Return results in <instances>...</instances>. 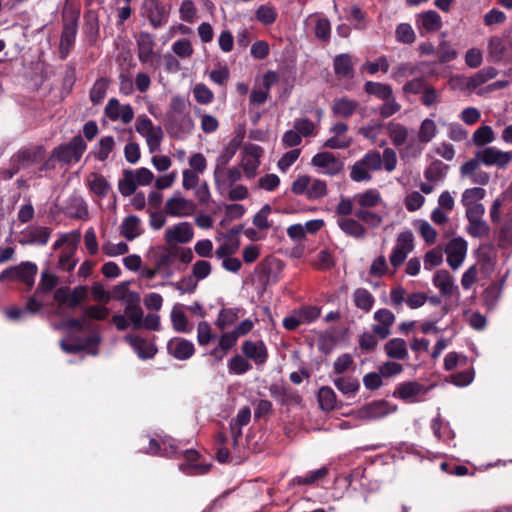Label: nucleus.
Returning a JSON list of instances; mask_svg holds the SVG:
<instances>
[{
    "instance_id": "obj_25",
    "label": "nucleus",
    "mask_w": 512,
    "mask_h": 512,
    "mask_svg": "<svg viewBox=\"0 0 512 512\" xmlns=\"http://www.w3.org/2000/svg\"><path fill=\"white\" fill-rule=\"evenodd\" d=\"M243 135L237 134L233 139L229 141V143L223 148L220 155L216 158L215 169L216 173L219 174L222 168H225L231 159L236 154L239 149L242 141Z\"/></svg>"
},
{
    "instance_id": "obj_57",
    "label": "nucleus",
    "mask_w": 512,
    "mask_h": 512,
    "mask_svg": "<svg viewBox=\"0 0 512 512\" xmlns=\"http://www.w3.org/2000/svg\"><path fill=\"white\" fill-rule=\"evenodd\" d=\"M350 178L354 182H368L372 179V175L362 161L358 160L351 167Z\"/></svg>"
},
{
    "instance_id": "obj_52",
    "label": "nucleus",
    "mask_w": 512,
    "mask_h": 512,
    "mask_svg": "<svg viewBox=\"0 0 512 512\" xmlns=\"http://www.w3.org/2000/svg\"><path fill=\"white\" fill-rule=\"evenodd\" d=\"M436 124L432 119H424L418 131V140L422 143L430 142L436 135Z\"/></svg>"
},
{
    "instance_id": "obj_33",
    "label": "nucleus",
    "mask_w": 512,
    "mask_h": 512,
    "mask_svg": "<svg viewBox=\"0 0 512 512\" xmlns=\"http://www.w3.org/2000/svg\"><path fill=\"white\" fill-rule=\"evenodd\" d=\"M358 107L359 103L356 100L341 97L334 100L332 112L336 116L349 118L356 112Z\"/></svg>"
},
{
    "instance_id": "obj_4",
    "label": "nucleus",
    "mask_w": 512,
    "mask_h": 512,
    "mask_svg": "<svg viewBox=\"0 0 512 512\" xmlns=\"http://www.w3.org/2000/svg\"><path fill=\"white\" fill-rule=\"evenodd\" d=\"M54 300L58 307L66 306L69 309H75L88 297V288L79 285L70 290L69 287L63 286L54 292Z\"/></svg>"
},
{
    "instance_id": "obj_45",
    "label": "nucleus",
    "mask_w": 512,
    "mask_h": 512,
    "mask_svg": "<svg viewBox=\"0 0 512 512\" xmlns=\"http://www.w3.org/2000/svg\"><path fill=\"white\" fill-rule=\"evenodd\" d=\"M108 86L109 81L104 77H101L94 82L89 94L90 101L94 105H97L104 100Z\"/></svg>"
},
{
    "instance_id": "obj_64",
    "label": "nucleus",
    "mask_w": 512,
    "mask_h": 512,
    "mask_svg": "<svg viewBox=\"0 0 512 512\" xmlns=\"http://www.w3.org/2000/svg\"><path fill=\"white\" fill-rule=\"evenodd\" d=\"M193 94L199 104H209L214 99L213 92L203 83H198L194 86Z\"/></svg>"
},
{
    "instance_id": "obj_26",
    "label": "nucleus",
    "mask_w": 512,
    "mask_h": 512,
    "mask_svg": "<svg viewBox=\"0 0 512 512\" xmlns=\"http://www.w3.org/2000/svg\"><path fill=\"white\" fill-rule=\"evenodd\" d=\"M145 452L150 455L175 457H177L179 453L175 444V440L172 438L163 439L161 442L153 438L150 439L149 446Z\"/></svg>"
},
{
    "instance_id": "obj_44",
    "label": "nucleus",
    "mask_w": 512,
    "mask_h": 512,
    "mask_svg": "<svg viewBox=\"0 0 512 512\" xmlns=\"http://www.w3.org/2000/svg\"><path fill=\"white\" fill-rule=\"evenodd\" d=\"M353 300L355 306L365 312H369L372 309L375 301L373 295L364 288H358L354 291Z\"/></svg>"
},
{
    "instance_id": "obj_56",
    "label": "nucleus",
    "mask_w": 512,
    "mask_h": 512,
    "mask_svg": "<svg viewBox=\"0 0 512 512\" xmlns=\"http://www.w3.org/2000/svg\"><path fill=\"white\" fill-rule=\"evenodd\" d=\"M417 73V67L410 63H400L392 69L391 78L400 82L402 79L412 76Z\"/></svg>"
},
{
    "instance_id": "obj_21",
    "label": "nucleus",
    "mask_w": 512,
    "mask_h": 512,
    "mask_svg": "<svg viewBox=\"0 0 512 512\" xmlns=\"http://www.w3.org/2000/svg\"><path fill=\"white\" fill-rule=\"evenodd\" d=\"M167 351L169 355L177 360H187L194 355L195 347L194 344L187 339L174 337L168 341Z\"/></svg>"
},
{
    "instance_id": "obj_54",
    "label": "nucleus",
    "mask_w": 512,
    "mask_h": 512,
    "mask_svg": "<svg viewBox=\"0 0 512 512\" xmlns=\"http://www.w3.org/2000/svg\"><path fill=\"white\" fill-rule=\"evenodd\" d=\"M354 214L357 219L363 221L372 228L379 227L383 222V217L380 214L369 211V209H357Z\"/></svg>"
},
{
    "instance_id": "obj_5",
    "label": "nucleus",
    "mask_w": 512,
    "mask_h": 512,
    "mask_svg": "<svg viewBox=\"0 0 512 512\" xmlns=\"http://www.w3.org/2000/svg\"><path fill=\"white\" fill-rule=\"evenodd\" d=\"M141 14L149 21L153 29L165 26L169 18V11L160 0H143Z\"/></svg>"
},
{
    "instance_id": "obj_59",
    "label": "nucleus",
    "mask_w": 512,
    "mask_h": 512,
    "mask_svg": "<svg viewBox=\"0 0 512 512\" xmlns=\"http://www.w3.org/2000/svg\"><path fill=\"white\" fill-rule=\"evenodd\" d=\"M328 474L326 467H321L317 470L310 471L305 476H298L293 479V482L299 485H311L317 480L324 478Z\"/></svg>"
},
{
    "instance_id": "obj_15",
    "label": "nucleus",
    "mask_w": 512,
    "mask_h": 512,
    "mask_svg": "<svg viewBox=\"0 0 512 512\" xmlns=\"http://www.w3.org/2000/svg\"><path fill=\"white\" fill-rule=\"evenodd\" d=\"M45 158V150L41 146H34L19 150L11 158V162L22 169L40 163Z\"/></svg>"
},
{
    "instance_id": "obj_55",
    "label": "nucleus",
    "mask_w": 512,
    "mask_h": 512,
    "mask_svg": "<svg viewBox=\"0 0 512 512\" xmlns=\"http://www.w3.org/2000/svg\"><path fill=\"white\" fill-rule=\"evenodd\" d=\"M328 193L327 184L321 179H312L307 193L308 200H318L325 197Z\"/></svg>"
},
{
    "instance_id": "obj_43",
    "label": "nucleus",
    "mask_w": 512,
    "mask_h": 512,
    "mask_svg": "<svg viewBox=\"0 0 512 512\" xmlns=\"http://www.w3.org/2000/svg\"><path fill=\"white\" fill-rule=\"evenodd\" d=\"M278 17L277 9L271 4L260 5L255 11V18L263 25L273 24Z\"/></svg>"
},
{
    "instance_id": "obj_7",
    "label": "nucleus",
    "mask_w": 512,
    "mask_h": 512,
    "mask_svg": "<svg viewBox=\"0 0 512 512\" xmlns=\"http://www.w3.org/2000/svg\"><path fill=\"white\" fill-rule=\"evenodd\" d=\"M397 409V405L386 400H375L362 406L358 410V417L363 420H378L396 412Z\"/></svg>"
},
{
    "instance_id": "obj_11",
    "label": "nucleus",
    "mask_w": 512,
    "mask_h": 512,
    "mask_svg": "<svg viewBox=\"0 0 512 512\" xmlns=\"http://www.w3.org/2000/svg\"><path fill=\"white\" fill-rule=\"evenodd\" d=\"M165 213L172 217L191 215L195 210V204L184 198L180 192H175L165 203Z\"/></svg>"
},
{
    "instance_id": "obj_24",
    "label": "nucleus",
    "mask_w": 512,
    "mask_h": 512,
    "mask_svg": "<svg viewBox=\"0 0 512 512\" xmlns=\"http://www.w3.org/2000/svg\"><path fill=\"white\" fill-rule=\"evenodd\" d=\"M433 284L444 297H450L455 293L459 295L458 286L455 285L453 277L447 270H438L433 276Z\"/></svg>"
},
{
    "instance_id": "obj_53",
    "label": "nucleus",
    "mask_w": 512,
    "mask_h": 512,
    "mask_svg": "<svg viewBox=\"0 0 512 512\" xmlns=\"http://www.w3.org/2000/svg\"><path fill=\"white\" fill-rule=\"evenodd\" d=\"M228 368L231 373L242 375L248 372L252 366L246 357L236 354L230 359Z\"/></svg>"
},
{
    "instance_id": "obj_36",
    "label": "nucleus",
    "mask_w": 512,
    "mask_h": 512,
    "mask_svg": "<svg viewBox=\"0 0 512 512\" xmlns=\"http://www.w3.org/2000/svg\"><path fill=\"white\" fill-rule=\"evenodd\" d=\"M336 388L344 395L354 396L359 390V381L352 376H340L333 380Z\"/></svg>"
},
{
    "instance_id": "obj_35",
    "label": "nucleus",
    "mask_w": 512,
    "mask_h": 512,
    "mask_svg": "<svg viewBox=\"0 0 512 512\" xmlns=\"http://www.w3.org/2000/svg\"><path fill=\"white\" fill-rule=\"evenodd\" d=\"M340 229L348 236L354 238H364L366 235L365 227L353 218H344L338 220Z\"/></svg>"
},
{
    "instance_id": "obj_17",
    "label": "nucleus",
    "mask_w": 512,
    "mask_h": 512,
    "mask_svg": "<svg viewBox=\"0 0 512 512\" xmlns=\"http://www.w3.org/2000/svg\"><path fill=\"white\" fill-rule=\"evenodd\" d=\"M165 125L168 131L176 137L189 134L194 128V123L189 113L165 117Z\"/></svg>"
},
{
    "instance_id": "obj_58",
    "label": "nucleus",
    "mask_w": 512,
    "mask_h": 512,
    "mask_svg": "<svg viewBox=\"0 0 512 512\" xmlns=\"http://www.w3.org/2000/svg\"><path fill=\"white\" fill-rule=\"evenodd\" d=\"M395 36L398 42L405 44H412L416 39L415 32L408 23L399 24L395 30Z\"/></svg>"
},
{
    "instance_id": "obj_6",
    "label": "nucleus",
    "mask_w": 512,
    "mask_h": 512,
    "mask_svg": "<svg viewBox=\"0 0 512 512\" xmlns=\"http://www.w3.org/2000/svg\"><path fill=\"white\" fill-rule=\"evenodd\" d=\"M87 145L81 135L74 136L69 143L53 150V157L63 163L78 162Z\"/></svg>"
},
{
    "instance_id": "obj_20",
    "label": "nucleus",
    "mask_w": 512,
    "mask_h": 512,
    "mask_svg": "<svg viewBox=\"0 0 512 512\" xmlns=\"http://www.w3.org/2000/svg\"><path fill=\"white\" fill-rule=\"evenodd\" d=\"M12 280H17L24 283L28 288H32L35 283V276L38 272V267L35 263L30 261L21 262L18 265L11 266Z\"/></svg>"
},
{
    "instance_id": "obj_41",
    "label": "nucleus",
    "mask_w": 512,
    "mask_h": 512,
    "mask_svg": "<svg viewBox=\"0 0 512 512\" xmlns=\"http://www.w3.org/2000/svg\"><path fill=\"white\" fill-rule=\"evenodd\" d=\"M242 311L241 308H223L219 311L216 320V326L224 330L231 326L238 318L239 313Z\"/></svg>"
},
{
    "instance_id": "obj_13",
    "label": "nucleus",
    "mask_w": 512,
    "mask_h": 512,
    "mask_svg": "<svg viewBox=\"0 0 512 512\" xmlns=\"http://www.w3.org/2000/svg\"><path fill=\"white\" fill-rule=\"evenodd\" d=\"M311 163L315 167L323 168V174L338 175L344 168V163L331 152H320L312 157Z\"/></svg>"
},
{
    "instance_id": "obj_30",
    "label": "nucleus",
    "mask_w": 512,
    "mask_h": 512,
    "mask_svg": "<svg viewBox=\"0 0 512 512\" xmlns=\"http://www.w3.org/2000/svg\"><path fill=\"white\" fill-rule=\"evenodd\" d=\"M87 186L91 192L101 199L105 198L111 190L110 183L99 173H91L88 176Z\"/></svg>"
},
{
    "instance_id": "obj_22",
    "label": "nucleus",
    "mask_w": 512,
    "mask_h": 512,
    "mask_svg": "<svg viewBox=\"0 0 512 512\" xmlns=\"http://www.w3.org/2000/svg\"><path fill=\"white\" fill-rule=\"evenodd\" d=\"M194 230L189 222H181L169 227L165 232L167 243H188L193 239Z\"/></svg>"
},
{
    "instance_id": "obj_8",
    "label": "nucleus",
    "mask_w": 512,
    "mask_h": 512,
    "mask_svg": "<svg viewBox=\"0 0 512 512\" xmlns=\"http://www.w3.org/2000/svg\"><path fill=\"white\" fill-rule=\"evenodd\" d=\"M100 341L101 338L97 334L90 335L86 338L69 336L67 339H62L60 341V347L64 352L68 354H76L91 347H95V349L90 350V353L97 355L98 351L96 346L100 343Z\"/></svg>"
},
{
    "instance_id": "obj_38",
    "label": "nucleus",
    "mask_w": 512,
    "mask_h": 512,
    "mask_svg": "<svg viewBox=\"0 0 512 512\" xmlns=\"http://www.w3.org/2000/svg\"><path fill=\"white\" fill-rule=\"evenodd\" d=\"M495 140V133L493 129L488 125H482L478 127L473 135L472 141L475 146L485 148L487 145Z\"/></svg>"
},
{
    "instance_id": "obj_32",
    "label": "nucleus",
    "mask_w": 512,
    "mask_h": 512,
    "mask_svg": "<svg viewBox=\"0 0 512 512\" xmlns=\"http://www.w3.org/2000/svg\"><path fill=\"white\" fill-rule=\"evenodd\" d=\"M141 221L135 215L124 218L120 225V234L128 241H132L141 234Z\"/></svg>"
},
{
    "instance_id": "obj_40",
    "label": "nucleus",
    "mask_w": 512,
    "mask_h": 512,
    "mask_svg": "<svg viewBox=\"0 0 512 512\" xmlns=\"http://www.w3.org/2000/svg\"><path fill=\"white\" fill-rule=\"evenodd\" d=\"M364 90L367 94L373 95L381 100H385L393 94L390 85L374 81H367L364 84Z\"/></svg>"
},
{
    "instance_id": "obj_2",
    "label": "nucleus",
    "mask_w": 512,
    "mask_h": 512,
    "mask_svg": "<svg viewBox=\"0 0 512 512\" xmlns=\"http://www.w3.org/2000/svg\"><path fill=\"white\" fill-rule=\"evenodd\" d=\"M62 18L63 28L59 42V57L60 59L65 60L76 42L79 11L71 6L68 2H66L62 13Z\"/></svg>"
},
{
    "instance_id": "obj_63",
    "label": "nucleus",
    "mask_w": 512,
    "mask_h": 512,
    "mask_svg": "<svg viewBox=\"0 0 512 512\" xmlns=\"http://www.w3.org/2000/svg\"><path fill=\"white\" fill-rule=\"evenodd\" d=\"M360 160L369 171L382 169V157L379 151H369Z\"/></svg>"
},
{
    "instance_id": "obj_46",
    "label": "nucleus",
    "mask_w": 512,
    "mask_h": 512,
    "mask_svg": "<svg viewBox=\"0 0 512 512\" xmlns=\"http://www.w3.org/2000/svg\"><path fill=\"white\" fill-rule=\"evenodd\" d=\"M171 322L173 329L177 332L188 333L191 328L188 327V319L185 313L176 304L171 311Z\"/></svg>"
},
{
    "instance_id": "obj_14",
    "label": "nucleus",
    "mask_w": 512,
    "mask_h": 512,
    "mask_svg": "<svg viewBox=\"0 0 512 512\" xmlns=\"http://www.w3.org/2000/svg\"><path fill=\"white\" fill-rule=\"evenodd\" d=\"M124 341L128 343L137 356L142 360L152 359L158 349L153 342H150L140 335L127 334Z\"/></svg>"
},
{
    "instance_id": "obj_27",
    "label": "nucleus",
    "mask_w": 512,
    "mask_h": 512,
    "mask_svg": "<svg viewBox=\"0 0 512 512\" xmlns=\"http://www.w3.org/2000/svg\"><path fill=\"white\" fill-rule=\"evenodd\" d=\"M384 352L393 360H405L408 358V348L404 339L392 338L384 345Z\"/></svg>"
},
{
    "instance_id": "obj_19",
    "label": "nucleus",
    "mask_w": 512,
    "mask_h": 512,
    "mask_svg": "<svg viewBox=\"0 0 512 512\" xmlns=\"http://www.w3.org/2000/svg\"><path fill=\"white\" fill-rule=\"evenodd\" d=\"M377 324L372 326V332L380 339H386L391 334V327L395 322V315L389 309H379L374 313Z\"/></svg>"
},
{
    "instance_id": "obj_49",
    "label": "nucleus",
    "mask_w": 512,
    "mask_h": 512,
    "mask_svg": "<svg viewBox=\"0 0 512 512\" xmlns=\"http://www.w3.org/2000/svg\"><path fill=\"white\" fill-rule=\"evenodd\" d=\"M58 284V277L48 270L41 273V278L35 290V295L51 292Z\"/></svg>"
},
{
    "instance_id": "obj_37",
    "label": "nucleus",
    "mask_w": 512,
    "mask_h": 512,
    "mask_svg": "<svg viewBox=\"0 0 512 512\" xmlns=\"http://www.w3.org/2000/svg\"><path fill=\"white\" fill-rule=\"evenodd\" d=\"M388 135L394 146L404 145L408 139L409 130L400 123L390 122L387 126Z\"/></svg>"
},
{
    "instance_id": "obj_61",
    "label": "nucleus",
    "mask_w": 512,
    "mask_h": 512,
    "mask_svg": "<svg viewBox=\"0 0 512 512\" xmlns=\"http://www.w3.org/2000/svg\"><path fill=\"white\" fill-rule=\"evenodd\" d=\"M485 195L486 191L481 187L468 188L462 193L461 203L463 206L479 203Z\"/></svg>"
},
{
    "instance_id": "obj_42",
    "label": "nucleus",
    "mask_w": 512,
    "mask_h": 512,
    "mask_svg": "<svg viewBox=\"0 0 512 512\" xmlns=\"http://www.w3.org/2000/svg\"><path fill=\"white\" fill-rule=\"evenodd\" d=\"M137 188L134 171L125 169L123 177L118 182V189L122 196L127 197L134 194Z\"/></svg>"
},
{
    "instance_id": "obj_50",
    "label": "nucleus",
    "mask_w": 512,
    "mask_h": 512,
    "mask_svg": "<svg viewBox=\"0 0 512 512\" xmlns=\"http://www.w3.org/2000/svg\"><path fill=\"white\" fill-rule=\"evenodd\" d=\"M115 141L112 136L102 137L94 151V156L99 161H105L114 149Z\"/></svg>"
},
{
    "instance_id": "obj_16",
    "label": "nucleus",
    "mask_w": 512,
    "mask_h": 512,
    "mask_svg": "<svg viewBox=\"0 0 512 512\" xmlns=\"http://www.w3.org/2000/svg\"><path fill=\"white\" fill-rule=\"evenodd\" d=\"M430 389L431 387H426L416 381H409L400 384L393 392V396L405 402L415 403L419 401L418 396L425 395Z\"/></svg>"
},
{
    "instance_id": "obj_10",
    "label": "nucleus",
    "mask_w": 512,
    "mask_h": 512,
    "mask_svg": "<svg viewBox=\"0 0 512 512\" xmlns=\"http://www.w3.org/2000/svg\"><path fill=\"white\" fill-rule=\"evenodd\" d=\"M414 249V236L411 231L401 232L397 239L396 245L389 257L390 263L394 267L400 266L407 255Z\"/></svg>"
},
{
    "instance_id": "obj_18",
    "label": "nucleus",
    "mask_w": 512,
    "mask_h": 512,
    "mask_svg": "<svg viewBox=\"0 0 512 512\" xmlns=\"http://www.w3.org/2000/svg\"><path fill=\"white\" fill-rule=\"evenodd\" d=\"M241 351L248 360L253 361L256 365H263L268 358V351L262 340H245L242 343Z\"/></svg>"
},
{
    "instance_id": "obj_12",
    "label": "nucleus",
    "mask_w": 512,
    "mask_h": 512,
    "mask_svg": "<svg viewBox=\"0 0 512 512\" xmlns=\"http://www.w3.org/2000/svg\"><path fill=\"white\" fill-rule=\"evenodd\" d=\"M447 254V263L453 269H458L467 253V242L462 237L451 239L445 249Z\"/></svg>"
},
{
    "instance_id": "obj_47",
    "label": "nucleus",
    "mask_w": 512,
    "mask_h": 512,
    "mask_svg": "<svg viewBox=\"0 0 512 512\" xmlns=\"http://www.w3.org/2000/svg\"><path fill=\"white\" fill-rule=\"evenodd\" d=\"M448 168L441 160H435L427 167L424 176L428 181L436 182L446 175Z\"/></svg>"
},
{
    "instance_id": "obj_9",
    "label": "nucleus",
    "mask_w": 512,
    "mask_h": 512,
    "mask_svg": "<svg viewBox=\"0 0 512 512\" xmlns=\"http://www.w3.org/2000/svg\"><path fill=\"white\" fill-rule=\"evenodd\" d=\"M488 52L494 62H500L507 54H512V26L502 36L489 39Z\"/></svg>"
},
{
    "instance_id": "obj_28",
    "label": "nucleus",
    "mask_w": 512,
    "mask_h": 512,
    "mask_svg": "<svg viewBox=\"0 0 512 512\" xmlns=\"http://www.w3.org/2000/svg\"><path fill=\"white\" fill-rule=\"evenodd\" d=\"M333 69L339 78H352L354 67L351 56L347 53L336 55L333 59Z\"/></svg>"
},
{
    "instance_id": "obj_62",
    "label": "nucleus",
    "mask_w": 512,
    "mask_h": 512,
    "mask_svg": "<svg viewBox=\"0 0 512 512\" xmlns=\"http://www.w3.org/2000/svg\"><path fill=\"white\" fill-rule=\"evenodd\" d=\"M50 233L51 232L48 227H35L28 233L29 242L38 245H45L49 241Z\"/></svg>"
},
{
    "instance_id": "obj_29",
    "label": "nucleus",
    "mask_w": 512,
    "mask_h": 512,
    "mask_svg": "<svg viewBox=\"0 0 512 512\" xmlns=\"http://www.w3.org/2000/svg\"><path fill=\"white\" fill-rule=\"evenodd\" d=\"M417 24L420 29L428 33L436 32L442 27L440 15L434 10H428L417 16Z\"/></svg>"
},
{
    "instance_id": "obj_1",
    "label": "nucleus",
    "mask_w": 512,
    "mask_h": 512,
    "mask_svg": "<svg viewBox=\"0 0 512 512\" xmlns=\"http://www.w3.org/2000/svg\"><path fill=\"white\" fill-rule=\"evenodd\" d=\"M512 161V151H502L495 146H488L475 152L474 157L464 163L466 172L477 169L480 164L497 169H505Z\"/></svg>"
},
{
    "instance_id": "obj_60",
    "label": "nucleus",
    "mask_w": 512,
    "mask_h": 512,
    "mask_svg": "<svg viewBox=\"0 0 512 512\" xmlns=\"http://www.w3.org/2000/svg\"><path fill=\"white\" fill-rule=\"evenodd\" d=\"M198 281L192 276L188 275L183 277L177 282H170L169 285L173 286L181 294H191L197 288Z\"/></svg>"
},
{
    "instance_id": "obj_23",
    "label": "nucleus",
    "mask_w": 512,
    "mask_h": 512,
    "mask_svg": "<svg viewBox=\"0 0 512 512\" xmlns=\"http://www.w3.org/2000/svg\"><path fill=\"white\" fill-rule=\"evenodd\" d=\"M128 304L124 309V313L131 321V326L134 330L142 328V319L144 316L143 310L139 305L140 297L135 292H130L127 299Z\"/></svg>"
},
{
    "instance_id": "obj_3",
    "label": "nucleus",
    "mask_w": 512,
    "mask_h": 512,
    "mask_svg": "<svg viewBox=\"0 0 512 512\" xmlns=\"http://www.w3.org/2000/svg\"><path fill=\"white\" fill-rule=\"evenodd\" d=\"M137 56L141 64L154 70L160 66V57L155 52V36L147 31H141L136 39Z\"/></svg>"
},
{
    "instance_id": "obj_31",
    "label": "nucleus",
    "mask_w": 512,
    "mask_h": 512,
    "mask_svg": "<svg viewBox=\"0 0 512 512\" xmlns=\"http://www.w3.org/2000/svg\"><path fill=\"white\" fill-rule=\"evenodd\" d=\"M353 200L360 206V209L374 208L382 202L381 194L375 188L355 194Z\"/></svg>"
},
{
    "instance_id": "obj_48",
    "label": "nucleus",
    "mask_w": 512,
    "mask_h": 512,
    "mask_svg": "<svg viewBox=\"0 0 512 512\" xmlns=\"http://www.w3.org/2000/svg\"><path fill=\"white\" fill-rule=\"evenodd\" d=\"M318 401L322 410L331 411L336 406V394L331 387L323 386L318 391Z\"/></svg>"
},
{
    "instance_id": "obj_51",
    "label": "nucleus",
    "mask_w": 512,
    "mask_h": 512,
    "mask_svg": "<svg viewBox=\"0 0 512 512\" xmlns=\"http://www.w3.org/2000/svg\"><path fill=\"white\" fill-rule=\"evenodd\" d=\"M414 226L418 229L421 237L428 245H432L436 242L437 231L429 222L426 220H417L415 221Z\"/></svg>"
},
{
    "instance_id": "obj_39",
    "label": "nucleus",
    "mask_w": 512,
    "mask_h": 512,
    "mask_svg": "<svg viewBox=\"0 0 512 512\" xmlns=\"http://www.w3.org/2000/svg\"><path fill=\"white\" fill-rule=\"evenodd\" d=\"M498 74V71L494 67H484L469 77L467 80V87L476 89L490 79H493Z\"/></svg>"
},
{
    "instance_id": "obj_34",
    "label": "nucleus",
    "mask_w": 512,
    "mask_h": 512,
    "mask_svg": "<svg viewBox=\"0 0 512 512\" xmlns=\"http://www.w3.org/2000/svg\"><path fill=\"white\" fill-rule=\"evenodd\" d=\"M220 173L217 174L214 170L213 176L217 186H228L232 187L242 177L241 171L238 167H232L229 169L222 168Z\"/></svg>"
}]
</instances>
